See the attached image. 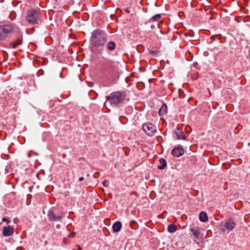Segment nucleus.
Segmentation results:
<instances>
[{
  "label": "nucleus",
  "mask_w": 250,
  "mask_h": 250,
  "mask_svg": "<svg viewBox=\"0 0 250 250\" xmlns=\"http://www.w3.org/2000/svg\"><path fill=\"white\" fill-rule=\"evenodd\" d=\"M106 41L107 36L104 31L96 29L92 32L90 42L91 45L94 47L102 49Z\"/></svg>",
  "instance_id": "obj_1"
},
{
  "label": "nucleus",
  "mask_w": 250,
  "mask_h": 250,
  "mask_svg": "<svg viewBox=\"0 0 250 250\" xmlns=\"http://www.w3.org/2000/svg\"><path fill=\"white\" fill-rule=\"evenodd\" d=\"M125 98V95L123 92H114L106 97L111 104L117 105L122 103Z\"/></svg>",
  "instance_id": "obj_2"
},
{
  "label": "nucleus",
  "mask_w": 250,
  "mask_h": 250,
  "mask_svg": "<svg viewBox=\"0 0 250 250\" xmlns=\"http://www.w3.org/2000/svg\"><path fill=\"white\" fill-rule=\"evenodd\" d=\"M26 21L29 24H38L41 21L39 12L34 9L28 10L26 13Z\"/></svg>",
  "instance_id": "obj_3"
},
{
  "label": "nucleus",
  "mask_w": 250,
  "mask_h": 250,
  "mask_svg": "<svg viewBox=\"0 0 250 250\" xmlns=\"http://www.w3.org/2000/svg\"><path fill=\"white\" fill-rule=\"evenodd\" d=\"M14 30V27L10 24L0 25V41L5 40L10 35Z\"/></svg>",
  "instance_id": "obj_4"
},
{
  "label": "nucleus",
  "mask_w": 250,
  "mask_h": 250,
  "mask_svg": "<svg viewBox=\"0 0 250 250\" xmlns=\"http://www.w3.org/2000/svg\"><path fill=\"white\" fill-rule=\"evenodd\" d=\"M143 129L147 135L150 136H152L156 131V127L150 123L144 124Z\"/></svg>",
  "instance_id": "obj_5"
},
{
  "label": "nucleus",
  "mask_w": 250,
  "mask_h": 250,
  "mask_svg": "<svg viewBox=\"0 0 250 250\" xmlns=\"http://www.w3.org/2000/svg\"><path fill=\"white\" fill-rule=\"evenodd\" d=\"M47 216L49 219L52 221H57L62 219V216L61 215H56L52 210H49Z\"/></svg>",
  "instance_id": "obj_6"
},
{
  "label": "nucleus",
  "mask_w": 250,
  "mask_h": 250,
  "mask_svg": "<svg viewBox=\"0 0 250 250\" xmlns=\"http://www.w3.org/2000/svg\"><path fill=\"white\" fill-rule=\"evenodd\" d=\"M184 153V150L181 146H178L174 148L172 151L171 154L175 157H180L183 155Z\"/></svg>",
  "instance_id": "obj_7"
},
{
  "label": "nucleus",
  "mask_w": 250,
  "mask_h": 250,
  "mask_svg": "<svg viewBox=\"0 0 250 250\" xmlns=\"http://www.w3.org/2000/svg\"><path fill=\"white\" fill-rule=\"evenodd\" d=\"M236 226V223L232 219L227 220L225 223V228L228 230H231Z\"/></svg>",
  "instance_id": "obj_8"
},
{
  "label": "nucleus",
  "mask_w": 250,
  "mask_h": 250,
  "mask_svg": "<svg viewBox=\"0 0 250 250\" xmlns=\"http://www.w3.org/2000/svg\"><path fill=\"white\" fill-rule=\"evenodd\" d=\"M175 134L176 135L177 139L187 140V137H186L183 131L177 129V130L175 131Z\"/></svg>",
  "instance_id": "obj_9"
},
{
  "label": "nucleus",
  "mask_w": 250,
  "mask_h": 250,
  "mask_svg": "<svg viewBox=\"0 0 250 250\" xmlns=\"http://www.w3.org/2000/svg\"><path fill=\"white\" fill-rule=\"evenodd\" d=\"M14 232V229L10 226L3 227L2 234H12Z\"/></svg>",
  "instance_id": "obj_10"
},
{
  "label": "nucleus",
  "mask_w": 250,
  "mask_h": 250,
  "mask_svg": "<svg viewBox=\"0 0 250 250\" xmlns=\"http://www.w3.org/2000/svg\"><path fill=\"white\" fill-rule=\"evenodd\" d=\"M107 50L110 51H113L115 50L116 44L114 42L109 41L106 44Z\"/></svg>",
  "instance_id": "obj_11"
},
{
  "label": "nucleus",
  "mask_w": 250,
  "mask_h": 250,
  "mask_svg": "<svg viewBox=\"0 0 250 250\" xmlns=\"http://www.w3.org/2000/svg\"><path fill=\"white\" fill-rule=\"evenodd\" d=\"M122 224L120 222L117 221L113 224L112 226V229L114 232H118L121 229Z\"/></svg>",
  "instance_id": "obj_12"
},
{
  "label": "nucleus",
  "mask_w": 250,
  "mask_h": 250,
  "mask_svg": "<svg viewBox=\"0 0 250 250\" xmlns=\"http://www.w3.org/2000/svg\"><path fill=\"white\" fill-rule=\"evenodd\" d=\"M199 217L200 220L203 222H206L208 220L207 213L204 211L200 212Z\"/></svg>",
  "instance_id": "obj_13"
},
{
  "label": "nucleus",
  "mask_w": 250,
  "mask_h": 250,
  "mask_svg": "<svg viewBox=\"0 0 250 250\" xmlns=\"http://www.w3.org/2000/svg\"><path fill=\"white\" fill-rule=\"evenodd\" d=\"M167 113V105L163 104L162 107L159 109V114L160 116H163Z\"/></svg>",
  "instance_id": "obj_14"
},
{
  "label": "nucleus",
  "mask_w": 250,
  "mask_h": 250,
  "mask_svg": "<svg viewBox=\"0 0 250 250\" xmlns=\"http://www.w3.org/2000/svg\"><path fill=\"white\" fill-rule=\"evenodd\" d=\"M159 165L158 166V168L159 169H163L167 166V162L165 159L161 158L159 160Z\"/></svg>",
  "instance_id": "obj_15"
},
{
  "label": "nucleus",
  "mask_w": 250,
  "mask_h": 250,
  "mask_svg": "<svg viewBox=\"0 0 250 250\" xmlns=\"http://www.w3.org/2000/svg\"><path fill=\"white\" fill-rule=\"evenodd\" d=\"M193 234H203L204 233L203 230L198 228H193L190 229Z\"/></svg>",
  "instance_id": "obj_16"
},
{
  "label": "nucleus",
  "mask_w": 250,
  "mask_h": 250,
  "mask_svg": "<svg viewBox=\"0 0 250 250\" xmlns=\"http://www.w3.org/2000/svg\"><path fill=\"white\" fill-rule=\"evenodd\" d=\"M167 231L170 233H174L177 230L176 226L173 224L169 225L167 228Z\"/></svg>",
  "instance_id": "obj_17"
},
{
  "label": "nucleus",
  "mask_w": 250,
  "mask_h": 250,
  "mask_svg": "<svg viewBox=\"0 0 250 250\" xmlns=\"http://www.w3.org/2000/svg\"><path fill=\"white\" fill-rule=\"evenodd\" d=\"M193 236L194 241L198 244L202 242L203 240V235H193Z\"/></svg>",
  "instance_id": "obj_18"
},
{
  "label": "nucleus",
  "mask_w": 250,
  "mask_h": 250,
  "mask_svg": "<svg viewBox=\"0 0 250 250\" xmlns=\"http://www.w3.org/2000/svg\"><path fill=\"white\" fill-rule=\"evenodd\" d=\"M21 43L22 39L19 38L15 42H12L11 44L13 48H16L18 45L21 44Z\"/></svg>",
  "instance_id": "obj_19"
},
{
  "label": "nucleus",
  "mask_w": 250,
  "mask_h": 250,
  "mask_svg": "<svg viewBox=\"0 0 250 250\" xmlns=\"http://www.w3.org/2000/svg\"><path fill=\"white\" fill-rule=\"evenodd\" d=\"M148 53L154 57H157L158 56L160 52L157 50L152 51V50H149Z\"/></svg>",
  "instance_id": "obj_20"
},
{
  "label": "nucleus",
  "mask_w": 250,
  "mask_h": 250,
  "mask_svg": "<svg viewBox=\"0 0 250 250\" xmlns=\"http://www.w3.org/2000/svg\"><path fill=\"white\" fill-rule=\"evenodd\" d=\"M161 17V16L160 14H156L151 18V20L153 21H157L160 19Z\"/></svg>",
  "instance_id": "obj_21"
},
{
  "label": "nucleus",
  "mask_w": 250,
  "mask_h": 250,
  "mask_svg": "<svg viewBox=\"0 0 250 250\" xmlns=\"http://www.w3.org/2000/svg\"><path fill=\"white\" fill-rule=\"evenodd\" d=\"M73 235H68L66 237H64L63 238V242L65 244H67L69 243L68 239L69 238L70 236H73Z\"/></svg>",
  "instance_id": "obj_22"
},
{
  "label": "nucleus",
  "mask_w": 250,
  "mask_h": 250,
  "mask_svg": "<svg viewBox=\"0 0 250 250\" xmlns=\"http://www.w3.org/2000/svg\"><path fill=\"white\" fill-rule=\"evenodd\" d=\"M108 182L106 180H105L103 182V185L104 187H107L108 186Z\"/></svg>",
  "instance_id": "obj_23"
},
{
  "label": "nucleus",
  "mask_w": 250,
  "mask_h": 250,
  "mask_svg": "<svg viewBox=\"0 0 250 250\" xmlns=\"http://www.w3.org/2000/svg\"><path fill=\"white\" fill-rule=\"evenodd\" d=\"M2 221V222H6L7 224L10 222V221L6 218H3Z\"/></svg>",
  "instance_id": "obj_24"
},
{
  "label": "nucleus",
  "mask_w": 250,
  "mask_h": 250,
  "mask_svg": "<svg viewBox=\"0 0 250 250\" xmlns=\"http://www.w3.org/2000/svg\"><path fill=\"white\" fill-rule=\"evenodd\" d=\"M136 225V223L135 222L134 223H132L130 224V226L131 227V228L133 229H134L133 227V225Z\"/></svg>",
  "instance_id": "obj_25"
},
{
  "label": "nucleus",
  "mask_w": 250,
  "mask_h": 250,
  "mask_svg": "<svg viewBox=\"0 0 250 250\" xmlns=\"http://www.w3.org/2000/svg\"><path fill=\"white\" fill-rule=\"evenodd\" d=\"M83 177H80V178L79 179V181H80V182H81V181H83Z\"/></svg>",
  "instance_id": "obj_26"
},
{
  "label": "nucleus",
  "mask_w": 250,
  "mask_h": 250,
  "mask_svg": "<svg viewBox=\"0 0 250 250\" xmlns=\"http://www.w3.org/2000/svg\"><path fill=\"white\" fill-rule=\"evenodd\" d=\"M78 247V250H82L81 247L79 245L77 246Z\"/></svg>",
  "instance_id": "obj_27"
},
{
  "label": "nucleus",
  "mask_w": 250,
  "mask_h": 250,
  "mask_svg": "<svg viewBox=\"0 0 250 250\" xmlns=\"http://www.w3.org/2000/svg\"><path fill=\"white\" fill-rule=\"evenodd\" d=\"M69 234L73 235V234H75V233L74 232H72V233H70Z\"/></svg>",
  "instance_id": "obj_28"
}]
</instances>
